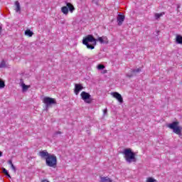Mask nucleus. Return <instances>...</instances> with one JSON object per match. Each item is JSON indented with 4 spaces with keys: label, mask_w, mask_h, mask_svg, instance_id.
<instances>
[{
    "label": "nucleus",
    "mask_w": 182,
    "mask_h": 182,
    "mask_svg": "<svg viewBox=\"0 0 182 182\" xmlns=\"http://www.w3.org/2000/svg\"><path fill=\"white\" fill-rule=\"evenodd\" d=\"M99 41L100 42V43H109V41H107V37H105V36H102V37H99L97 39V41Z\"/></svg>",
    "instance_id": "10"
},
{
    "label": "nucleus",
    "mask_w": 182,
    "mask_h": 182,
    "mask_svg": "<svg viewBox=\"0 0 182 182\" xmlns=\"http://www.w3.org/2000/svg\"><path fill=\"white\" fill-rule=\"evenodd\" d=\"M127 77H133L134 76V74L132 73L127 74Z\"/></svg>",
    "instance_id": "27"
},
{
    "label": "nucleus",
    "mask_w": 182,
    "mask_h": 182,
    "mask_svg": "<svg viewBox=\"0 0 182 182\" xmlns=\"http://www.w3.org/2000/svg\"><path fill=\"white\" fill-rule=\"evenodd\" d=\"M112 95L113 96V97L117 99V100H118L119 103H123V97H122V95H120L119 92H112Z\"/></svg>",
    "instance_id": "7"
},
{
    "label": "nucleus",
    "mask_w": 182,
    "mask_h": 182,
    "mask_svg": "<svg viewBox=\"0 0 182 182\" xmlns=\"http://www.w3.org/2000/svg\"><path fill=\"white\" fill-rule=\"evenodd\" d=\"M141 72V68L131 70V73H132L134 75V76H137V74L140 73Z\"/></svg>",
    "instance_id": "13"
},
{
    "label": "nucleus",
    "mask_w": 182,
    "mask_h": 182,
    "mask_svg": "<svg viewBox=\"0 0 182 182\" xmlns=\"http://www.w3.org/2000/svg\"><path fill=\"white\" fill-rule=\"evenodd\" d=\"M2 33V26H0V35Z\"/></svg>",
    "instance_id": "29"
},
{
    "label": "nucleus",
    "mask_w": 182,
    "mask_h": 182,
    "mask_svg": "<svg viewBox=\"0 0 182 182\" xmlns=\"http://www.w3.org/2000/svg\"><path fill=\"white\" fill-rule=\"evenodd\" d=\"M4 68H6V63L5 62V60H3L0 63V69H2Z\"/></svg>",
    "instance_id": "22"
},
{
    "label": "nucleus",
    "mask_w": 182,
    "mask_h": 182,
    "mask_svg": "<svg viewBox=\"0 0 182 182\" xmlns=\"http://www.w3.org/2000/svg\"><path fill=\"white\" fill-rule=\"evenodd\" d=\"M81 90H83V85L82 84H75L74 93L77 95Z\"/></svg>",
    "instance_id": "8"
},
{
    "label": "nucleus",
    "mask_w": 182,
    "mask_h": 182,
    "mask_svg": "<svg viewBox=\"0 0 182 182\" xmlns=\"http://www.w3.org/2000/svg\"><path fill=\"white\" fill-rule=\"evenodd\" d=\"M21 87H22L23 92H26L29 89V87H31V86L26 85L23 82L21 84Z\"/></svg>",
    "instance_id": "17"
},
{
    "label": "nucleus",
    "mask_w": 182,
    "mask_h": 182,
    "mask_svg": "<svg viewBox=\"0 0 182 182\" xmlns=\"http://www.w3.org/2000/svg\"><path fill=\"white\" fill-rule=\"evenodd\" d=\"M5 87V82L2 80H0V89H4Z\"/></svg>",
    "instance_id": "26"
},
{
    "label": "nucleus",
    "mask_w": 182,
    "mask_h": 182,
    "mask_svg": "<svg viewBox=\"0 0 182 182\" xmlns=\"http://www.w3.org/2000/svg\"><path fill=\"white\" fill-rule=\"evenodd\" d=\"M146 182H157V180H156L151 177H149L147 178Z\"/></svg>",
    "instance_id": "25"
},
{
    "label": "nucleus",
    "mask_w": 182,
    "mask_h": 182,
    "mask_svg": "<svg viewBox=\"0 0 182 182\" xmlns=\"http://www.w3.org/2000/svg\"><path fill=\"white\" fill-rule=\"evenodd\" d=\"M105 65H102V64H99L97 67V69H98V70H103V69H105Z\"/></svg>",
    "instance_id": "23"
},
{
    "label": "nucleus",
    "mask_w": 182,
    "mask_h": 182,
    "mask_svg": "<svg viewBox=\"0 0 182 182\" xmlns=\"http://www.w3.org/2000/svg\"><path fill=\"white\" fill-rule=\"evenodd\" d=\"M8 164H10L11 168H12V170H14V171H16V167H15V166H14V164L12 163V160H9Z\"/></svg>",
    "instance_id": "20"
},
{
    "label": "nucleus",
    "mask_w": 182,
    "mask_h": 182,
    "mask_svg": "<svg viewBox=\"0 0 182 182\" xmlns=\"http://www.w3.org/2000/svg\"><path fill=\"white\" fill-rule=\"evenodd\" d=\"M81 99L84 100L85 103H88V105H90L92 103V95L89 94L88 92H86L85 91H82L80 94Z\"/></svg>",
    "instance_id": "6"
},
{
    "label": "nucleus",
    "mask_w": 182,
    "mask_h": 182,
    "mask_svg": "<svg viewBox=\"0 0 182 182\" xmlns=\"http://www.w3.org/2000/svg\"><path fill=\"white\" fill-rule=\"evenodd\" d=\"M66 6L68 8L70 12H73L75 11V6H73L72 4L66 3Z\"/></svg>",
    "instance_id": "14"
},
{
    "label": "nucleus",
    "mask_w": 182,
    "mask_h": 182,
    "mask_svg": "<svg viewBox=\"0 0 182 182\" xmlns=\"http://www.w3.org/2000/svg\"><path fill=\"white\" fill-rule=\"evenodd\" d=\"M61 12L64 14V15H68L69 14V9L68 8V6H64L61 8Z\"/></svg>",
    "instance_id": "12"
},
{
    "label": "nucleus",
    "mask_w": 182,
    "mask_h": 182,
    "mask_svg": "<svg viewBox=\"0 0 182 182\" xmlns=\"http://www.w3.org/2000/svg\"><path fill=\"white\" fill-rule=\"evenodd\" d=\"M41 182H49V181H48V180H43V181H42Z\"/></svg>",
    "instance_id": "30"
},
{
    "label": "nucleus",
    "mask_w": 182,
    "mask_h": 182,
    "mask_svg": "<svg viewBox=\"0 0 182 182\" xmlns=\"http://www.w3.org/2000/svg\"><path fill=\"white\" fill-rule=\"evenodd\" d=\"M103 114H104V116H106V114H107V108H105V109L103 110Z\"/></svg>",
    "instance_id": "28"
},
{
    "label": "nucleus",
    "mask_w": 182,
    "mask_h": 182,
    "mask_svg": "<svg viewBox=\"0 0 182 182\" xmlns=\"http://www.w3.org/2000/svg\"><path fill=\"white\" fill-rule=\"evenodd\" d=\"M1 170H2L3 174H5V176L9 177V178H11V175L9 174V173L8 172V170H6V168H1Z\"/></svg>",
    "instance_id": "16"
},
{
    "label": "nucleus",
    "mask_w": 182,
    "mask_h": 182,
    "mask_svg": "<svg viewBox=\"0 0 182 182\" xmlns=\"http://www.w3.org/2000/svg\"><path fill=\"white\" fill-rule=\"evenodd\" d=\"M179 125H180V122L175 121L171 124H168L166 125V127H168V129H171V130H173L175 134H178V136L181 137V136H182V127H180Z\"/></svg>",
    "instance_id": "4"
},
{
    "label": "nucleus",
    "mask_w": 182,
    "mask_h": 182,
    "mask_svg": "<svg viewBox=\"0 0 182 182\" xmlns=\"http://www.w3.org/2000/svg\"><path fill=\"white\" fill-rule=\"evenodd\" d=\"M103 73H107V70H104Z\"/></svg>",
    "instance_id": "32"
},
{
    "label": "nucleus",
    "mask_w": 182,
    "mask_h": 182,
    "mask_svg": "<svg viewBox=\"0 0 182 182\" xmlns=\"http://www.w3.org/2000/svg\"><path fill=\"white\" fill-rule=\"evenodd\" d=\"M24 33L26 36H29V38L33 36V32L29 29H27Z\"/></svg>",
    "instance_id": "15"
},
{
    "label": "nucleus",
    "mask_w": 182,
    "mask_h": 182,
    "mask_svg": "<svg viewBox=\"0 0 182 182\" xmlns=\"http://www.w3.org/2000/svg\"><path fill=\"white\" fill-rule=\"evenodd\" d=\"M100 182H112V179L109 177H101Z\"/></svg>",
    "instance_id": "18"
},
{
    "label": "nucleus",
    "mask_w": 182,
    "mask_h": 182,
    "mask_svg": "<svg viewBox=\"0 0 182 182\" xmlns=\"http://www.w3.org/2000/svg\"><path fill=\"white\" fill-rule=\"evenodd\" d=\"M164 12H162V13H160V14H159V13H156L155 14V18L156 19H159V18H161V16H163V15H164Z\"/></svg>",
    "instance_id": "21"
},
{
    "label": "nucleus",
    "mask_w": 182,
    "mask_h": 182,
    "mask_svg": "<svg viewBox=\"0 0 182 182\" xmlns=\"http://www.w3.org/2000/svg\"><path fill=\"white\" fill-rule=\"evenodd\" d=\"M38 156H40L41 159H44V160H46V164L48 167L56 168V166H58V158L55 154H49L48 153V151L43 150L38 153Z\"/></svg>",
    "instance_id": "1"
},
{
    "label": "nucleus",
    "mask_w": 182,
    "mask_h": 182,
    "mask_svg": "<svg viewBox=\"0 0 182 182\" xmlns=\"http://www.w3.org/2000/svg\"><path fill=\"white\" fill-rule=\"evenodd\" d=\"M59 134H62V132H56L53 134V136L54 137V139H56V137H58V136H59Z\"/></svg>",
    "instance_id": "24"
},
{
    "label": "nucleus",
    "mask_w": 182,
    "mask_h": 182,
    "mask_svg": "<svg viewBox=\"0 0 182 182\" xmlns=\"http://www.w3.org/2000/svg\"><path fill=\"white\" fill-rule=\"evenodd\" d=\"M124 15L123 14H118L117 16V22H118V26H122L123 25V22H124Z\"/></svg>",
    "instance_id": "9"
},
{
    "label": "nucleus",
    "mask_w": 182,
    "mask_h": 182,
    "mask_svg": "<svg viewBox=\"0 0 182 182\" xmlns=\"http://www.w3.org/2000/svg\"><path fill=\"white\" fill-rule=\"evenodd\" d=\"M176 43H179L180 45H182V36L180 35L176 36Z\"/></svg>",
    "instance_id": "19"
},
{
    "label": "nucleus",
    "mask_w": 182,
    "mask_h": 182,
    "mask_svg": "<svg viewBox=\"0 0 182 182\" xmlns=\"http://www.w3.org/2000/svg\"><path fill=\"white\" fill-rule=\"evenodd\" d=\"M122 154H124V157L127 163H136L137 159L136 158V154L130 148L124 149Z\"/></svg>",
    "instance_id": "2"
},
{
    "label": "nucleus",
    "mask_w": 182,
    "mask_h": 182,
    "mask_svg": "<svg viewBox=\"0 0 182 182\" xmlns=\"http://www.w3.org/2000/svg\"><path fill=\"white\" fill-rule=\"evenodd\" d=\"M43 103L46 105V109L48 110L49 107H52V105H56V100L49 97L43 98Z\"/></svg>",
    "instance_id": "5"
},
{
    "label": "nucleus",
    "mask_w": 182,
    "mask_h": 182,
    "mask_svg": "<svg viewBox=\"0 0 182 182\" xmlns=\"http://www.w3.org/2000/svg\"><path fill=\"white\" fill-rule=\"evenodd\" d=\"M0 157H2V151H0Z\"/></svg>",
    "instance_id": "31"
},
{
    "label": "nucleus",
    "mask_w": 182,
    "mask_h": 182,
    "mask_svg": "<svg viewBox=\"0 0 182 182\" xmlns=\"http://www.w3.org/2000/svg\"><path fill=\"white\" fill-rule=\"evenodd\" d=\"M97 42V39L95 38L93 35H87L82 39L83 45L87 46V49H95V46H96Z\"/></svg>",
    "instance_id": "3"
},
{
    "label": "nucleus",
    "mask_w": 182,
    "mask_h": 182,
    "mask_svg": "<svg viewBox=\"0 0 182 182\" xmlns=\"http://www.w3.org/2000/svg\"><path fill=\"white\" fill-rule=\"evenodd\" d=\"M15 6L16 12H17L18 14H21V4L19 3V1H15Z\"/></svg>",
    "instance_id": "11"
}]
</instances>
